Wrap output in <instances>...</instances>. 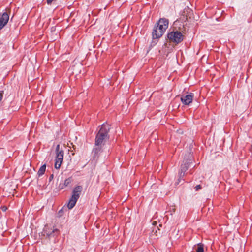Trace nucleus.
Listing matches in <instances>:
<instances>
[{"mask_svg":"<svg viewBox=\"0 0 252 252\" xmlns=\"http://www.w3.org/2000/svg\"><path fill=\"white\" fill-rule=\"evenodd\" d=\"M110 129V126L107 124H103L97 133L95 139V146H102L103 141L108 138V132Z\"/></svg>","mask_w":252,"mask_h":252,"instance_id":"1","label":"nucleus"},{"mask_svg":"<svg viewBox=\"0 0 252 252\" xmlns=\"http://www.w3.org/2000/svg\"><path fill=\"white\" fill-rule=\"evenodd\" d=\"M168 20L165 18H162L159 20L157 26L155 27L152 32L153 38H158L163 35L168 27Z\"/></svg>","mask_w":252,"mask_h":252,"instance_id":"2","label":"nucleus"},{"mask_svg":"<svg viewBox=\"0 0 252 252\" xmlns=\"http://www.w3.org/2000/svg\"><path fill=\"white\" fill-rule=\"evenodd\" d=\"M82 189V186L80 185L76 186L73 189L72 196L67 204V207L69 209H71L75 205L80 197Z\"/></svg>","mask_w":252,"mask_h":252,"instance_id":"3","label":"nucleus"},{"mask_svg":"<svg viewBox=\"0 0 252 252\" xmlns=\"http://www.w3.org/2000/svg\"><path fill=\"white\" fill-rule=\"evenodd\" d=\"M167 37L171 42L176 44L181 43L184 39V35L177 30L173 31L168 33Z\"/></svg>","mask_w":252,"mask_h":252,"instance_id":"4","label":"nucleus"},{"mask_svg":"<svg viewBox=\"0 0 252 252\" xmlns=\"http://www.w3.org/2000/svg\"><path fill=\"white\" fill-rule=\"evenodd\" d=\"M194 95V94L192 93L186 95H182L181 97V101L184 105H189L192 102Z\"/></svg>","mask_w":252,"mask_h":252,"instance_id":"5","label":"nucleus"},{"mask_svg":"<svg viewBox=\"0 0 252 252\" xmlns=\"http://www.w3.org/2000/svg\"><path fill=\"white\" fill-rule=\"evenodd\" d=\"M9 19V16L7 12H5L0 14V30L7 24Z\"/></svg>","mask_w":252,"mask_h":252,"instance_id":"6","label":"nucleus"},{"mask_svg":"<svg viewBox=\"0 0 252 252\" xmlns=\"http://www.w3.org/2000/svg\"><path fill=\"white\" fill-rule=\"evenodd\" d=\"M191 160L190 159L189 161L188 159H184L183 160V163L181 165V169L180 172L179 173L180 178H181V177L184 176L185 172L188 170L189 167L190 161Z\"/></svg>","mask_w":252,"mask_h":252,"instance_id":"7","label":"nucleus"},{"mask_svg":"<svg viewBox=\"0 0 252 252\" xmlns=\"http://www.w3.org/2000/svg\"><path fill=\"white\" fill-rule=\"evenodd\" d=\"M102 146H95L94 148L92 153L93 154V158L94 159H97L98 158V154L101 150Z\"/></svg>","mask_w":252,"mask_h":252,"instance_id":"8","label":"nucleus"},{"mask_svg":"<svg viewBox=\"0 0 252 252\" xmlns=\"http://www.w3.org/2000/svg\"><path fill=\"white\" fill-rule=\"evenodd\" d=\"M72 181H73V180H72V178L71 177L68 178L67 179L65 180L64 183L60 184V185H59L60 189H63L65 187L69 186Z\"/></svg>","mask_w":252,"mask_h":252,"instance_id":"9","label":"nucleus"},{"mask_svg":"<svg viewBox=\"0 0 252 252\" xmlns=\"http://www.w3.org/2000/svg\"><path fill=\"white\" fill-rule=\"evenodd\" d=\"M193 249L195 250V252H204V245L201 243L194 246Z\"/></svg>","mask_w":252,"mask_h":252,"instance_id":"10","label":"nucleus"},{"mask_svg":"<svg viewBox=\"0 0 252 252\" xmlns=\"http://www.w3.org/2000/svg\"><path fill=\"white\" fill-rule=\"evenodd\" d=\"M63 159L61 158H56L55 159V168L56 169H59L61 167V165L62 163Z\"/></svg>","mask_w":252,"mask_h":252,"instance_id":"11","label":"nucleus"},{"mask_svg":"<svg viewBox=\"0 0 252 252\" xmlns=\"http://www.w3.org/2000/svg\"><path fill=\"white\" fill-rule=\"evenodd\" d=\"M45 170H46V165L44 164L42 166H41L40 167V168H39L38 171V176H41L42 175H43L45 172Z\"/></svg>","mask_w":252,"mask_h":252,"instance_id":"12","label":"nucleus"},{"mask_svg":"<svg viewBox=\"0 0 252 252\" xmlns=\"http://www.w3.org/2000/svg\"><path fill=\"white\" fill-rule=\"evenodd\" d=\"M56 154V158H61V159H63V155H64L63 151H60V152H58Z\"/></svg>","mask_w":252,"mask_h":252,"instance_id":"13","label":"nucleus"},{"mask_svg":"<svg viewBox=\"0 0 252 252\" xmlns=\"http://www.w3.org/2000/svg\"><path fill=\"white\" fill-rule=\"evenodd\" d=\"M60 151H63L60 149V145L58 144L57 145L56 148V153L60 152Z\"/></svg>","mask_w":252,"mask_h":252,"instance_id":"14","label":"nucleus"},{"mask_svg":"<svg viewBox=\"0 0 252 252\" xmlns=\"http://www.w3.org/2000/svg\"><path fill=\"white\" fill-rule=\"evenodd\" d=\"M56 0H46L47 3L48 5H51L53 2L55 1Z\"/></svg>","mask_w":252,"mask_h":252,"instance_id":"15","label":"nucleus"},{"mask_svg":"<svg viewBox=\"0 0 252 252\" xmlns=\"http://www.w3.org/2000/svg\"><path fill=\"white\" fill-rule=\"evenodd\" d=\"M195 189L196 191H198L199 189H201V186L200 185H196L195 187Z\"/></svg>","mask_w":252,"mask_h":252,"instance_id":"16","label":"nucleus"},{"mask_svg":"<svg viewBox=\"0 0 252 252\" xmlns=\"http://www.w3.org/2000/svg\"><path fill=\"white\" fill-rule=\"evenodd\" d=\"M3 91H0V101H1V100L3 98Z\"/></svg>","mask_w":252,"mask_h":252,"instance_id":"17","label":"nucleus"},{"mask_svg":"<svg viewBox=\"0 0 252 252\" xmlns=\"http://www.w3.org/2000/svg\"><path fill=\"white\" fill-rule=\"evenodd\" d=\"M55 232H56L57 233H58V231L57 229H55V230H53V231H52V233H51L50 234H48V235L49 236H52V234H53V233H54Z\"/></svg>","mask_w":252,"mask_h":252,"instance_id":"18","label":"nucleus"},{"mask_svg":"<svg viewBox=\"0 0 252 252\" xmlns=\"http://www.w3.org/2000/svg\"><path fill=\"white\" fill-rule=\"evenodd\" d=\"M53 178H54L53 174H51L50 175V176L49 177V181H51L53 180Z\"/></svg>","mask_w":252,"mask_h":252,"instance_id":"19","label":"nucleus"},{"mask_svg":"<svg viewBox=\"0 0 252 252\" xmlns=\"http://www.w3.org/2000/svg\"><path fill=\"white\" fill-rule=\"evenodd\" d=\"M6 210V207H3L2 208V210H3V211H5Z\"/></svg>","mask_w":252,"mask_h":252,"instance_id":"20","label":"nucleus"},{"mask_svg":"<svg viewBox=\"0 0 252 252\" xmlns=\"http://www.w3.org/2000/svg\"><path fill=\"white\" fill-rule=\"evenodd\" d=\"M189 156H190V158L191 157V156L190 154H189Z\"/></svg>","mask_w":252,"mask_h":252,"instance_id":"21","label":"nucleus"},{"mask_svg":"<svg viewBox=\"0 0 252 252\" xmlns=\"http://www.w3.org/2000/svg\"><path fill=\"white\" fill-rule=\"evenodd\" d=\"M189 156H190V158L191 157V156L190 154H189Z\"/></svg>","mask_w":252,"mask_h":252,"instance_id":"22","label":"nucleus"},{"mask_svg":"<svg viewBox=\"0 0 252 252\" xmlns=\"http://www.w3.org/2000/svg\"><path fill=\"white\" fill-rule=\"evenodd\" d=\"M189 156H190V158L191 157V156L190 154H189Z\"/></svg>","mask_w":252,"mask_h":252,"instance_id":"23","label":"nucleus"}]
</instances>
